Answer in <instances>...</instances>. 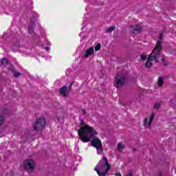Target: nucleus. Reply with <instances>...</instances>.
<instances>
[{
	"instance_id": "38",
	"label": "nucleus",
	"mask_w": 176,
	"mask_h": 176,
	"mask_svg": "<svg viewBox=\"0 0 176 176\" xmlns=\"http://www.w3.org/2000/svg\"><path fill=\"white\" fill-rule=\"evenodd\" d=\"M80 35H82V33H80Z\"/></svg>"
},
{
	"instance_id": "35",
	"label": "nucleus",
	"mask_w": 176,
	"mask_h": 176,
	"mask_svg": "<svg viewBox=\"0 0 176 176\" xmlns=\"http://www.w3.org/2000/svg\"><path fill=\"white\" fill-rule=\"evenodd\" d=\"M116 176H122V174H120V173H116Z\"/></svg>"
},
{
	"instance_id": "37",
	"label": "nucleus",
	"mask_w": 176,
	"mask_h": 176,
	"mask_svg": "<svg viewBox=\"0 0 176 176\" xmlns=\"http://www.w3.org/2000/svg\"><path fill=\"white\" fill-rule=\"evenodd\" d=\"M47 45H48V46H50L52 45V43H48Z\"/></svg>"
},
{
	"instance_id": "23",
	"label": "nucleus",
	"mask_w": 176,
	"mask_h": 176,
	"mask_svg": "<svg viewBox=\"0 0 176 176\" xmlns=\"http://www.w3.org/2000/svg\"><path fill=\"white\" fill-rule=\"evenodd\" d=\"M147 57L148 56H146V54H141L140 55L141 61H144V60H146Z\"/></svg>"
},
{
	"instance_id": "31",
	"label": "nucleus",
	"mask_w": 176,
	"mask_h": 176,
	"mask_svg": "<svg viewBox=\"0 0 176 176\" xmlns=\"http://www.w3.org/2000/svg\"><path fill=\"white\" fill-rule=\"evenodd\" d=\"M144 126H148V118H144Z\"/></svg>"
},
{
	"instance_id": "32",
	"label": "nucleus",
	"mask_w": 176,
	"mask_h": 176,
	"mask_svg": "<svg viewBox=\"0 0 176 176\" xmlns=\"http://www.w3.org/2000/svg\"><path fill=\"white\" fill-rule=\"evenodd\" d=\"M8 36H9V34H8V33H5V34L3 35V39H6V38H8Z\"/></svg>"
},
{
	"instance_id": "6",
	"label": "nucleus",
	"mask_w": 176,
	"mask_h": 176,
	"mask_svg": "<svg viewBox=\"0 0 176 176\" xmlns=\"http://www.w3.org/2000/svg\"><path fill=\"white\" fill-rule=\"evenodd\" d=\"M46 126V119L45 118H40L36 120L34 125V131L38 133V131H42L43 129Z\"/></svg>"
},
{
	"instance_id": "21",
	"label": "nucleus",
	"mask_w": 176,
	"mask_h": 176,
	"mask_svg": "<svg viewBox=\"0 0 176 176\" xmlns=\"http://www.w3.org/2000/svg\"><path fill=\"white\" fill-rule=\"evenodd\" d=\"M3 122H5V116L3 115L0 114V127L3 124Z\"/></svg>"
},
{
	"instance_id": "2",
	"label": "nucleus",
	"mask_w": 176,
	"mask_h": 176,
	"mask_svg": "<svg viewBox=\"0 0 176 176\" xmlns=\"http://www.w3.org/2000/svg\"><path fill=\"white\" fill-rule=\"evenodd\" d=\"M162 50H163V47H162V41L158 40L155 47L153 50L151 54L147 58L145 64L146 68H151V67H152L153 63L151 61H153V60L155 63H159V58H160V53H162Z\"/></svg>"
},
{
	"instance_id": "26",
	"label": "nucleus",
	"mask_w": 176,
	"mask_h": 176,
	"mask_svg": "<svg viewBox=\"0 0 176 176\" xmlns=\"http://www.w3.org/2000/svg\"><path fill=\"white\" fill-rule=\"evenodd\" d=\"M115 30V26H112V27H110L109 28L107 29L106 32H112L113 30Z\"/></svg>"
},
{
	"instance_id": "15",
	"label": "nucleus",
	"mask_w": 176,
	"mask_h": 176,
	"mask_svg": "<svg viewBox=\"0 0 176 176\" xmlns=\"http://www.w3.org/2000/svg\"><path fill=\"white\" fill-rule=\"evenodd\" d=\"M95 171H96L97 174L99 176H107V172L108 171V170H106L105 173H101V170H100V168L96 166V168H94Z\"/></svg>"
},
{
	"instance_id": "5",
	"label": "nucleus",
	"mask_w": 176,
	"mask_h": 176,
	"mask_svg": "<svg viewBox=\"0 0 176 176\" xmlns=\"http://www.w3.org/2000/svg\"><path fill=\"white\" fill-rule=\"evenodd\" d=\"M130 80V78L127 75H124L120 76V75L118 74L117 78H116V87H122L123 85H127L129 81Z\"/></svg>"
},
{
	"instance_id": "13",
	"label": "nucleus",
	"mask_w": 176,
	"mask_h": 176,
	"mask_svg": "<svg viewBox=\"0 0 176 176\" xmlns=\"http://www.w3.org/2000/svg\"><path fill=\"white\" fill-rule=\"evenodd\" d=\"M158 34H159V36H158L159 41H163V37L164 36V34H166V29L160 30Z\"/></svg>"
},
{
	"instance_id": "33",
	"label": "nucleus",
	"mask_w": 176,
	"mask_h": 176,
	"mask_svg": "<svg viewBox=\"0 0 176 176\" xmlns=\"http://www.w3.org/2000/svg\"><path fill=\"white\" fill-rule=\"evenodd\" d=\"M82 114H80V115H83L85 116V115H86L87 113L86 112V110L85 109H82Z\"/></svg>"
},
{
	"instance_id": "30",
	"label": "nucleus",
	"mask_w": 176,
	"mask_h": 176,
	"mask_svg": "<svg viewBox=\"0 0 176 176\" xmlns=\"http://www.w3.org/2000/svg\"><path fill=\"white\" fill-rule=\"evenodd\" d=\"M162 64H164V67H167V65H168V64L167 63V62H166L164 58H162Z\"/></svg>"
},
{
	"instance_id": "25",
	"label": "nucleus",
	"mask_w": 176,
	"mask_h": 176,
	"mask_svg": "<svg viewBox=\"0 0 176 176\" xmlns=\"http://www.w3.org/2000/svg\"><path fill=\"white\" fill-rule=\"evenodd\" d=\"M117 148H118V151H120V149H123L124 148V146L122 143H118Z\"/></svg>"
},
{
	"instance_id": "1",
	"label": "nucleus",
	"mask_w": 176,
	"mask_h": 176,
	"mask_svg": "<svg viewBox=\"0 0 176 176\" xmlns=\"http://www.w3.org/2000/svg\"><path fill=\"white\" fill-rule=\"evenodd\" d=\"M82 130L78 131V135L82 142H89L91 141V146L97 148V146H102L101 140L96 136L97 131L93 127L86 124L82 126Z\"/></svg>"
},
{
	"instance_id": "9",
	"label": "nucleus",
	"mask_w": 176,
	"mask_h": 176,
	"mask_svg": "<svg viewBox=\"0 0 176 176\" xmlns=\"http://www.w3.org/2000/svg\"><path fill=\"white\" fill-rule=\"evenodd\" d=\"M59 93L63 97H68V96L67 94V93H69L68 91V87L67 86H63V87H60V89H59Z\"/></svg>"
},
{
	"instance_id": "10",
	"label": "nucleus",
	"mask_w": 176,
	"mask_h": 176,
	"mask_svg": "<svg viewBox=\"0 0 176 176\" xmlns=\"http://www.w3.org/2000/svg\"><path fill=\"white\" fill-rule=\"evenodd\" d=\"M94 54V48L93 47H89L85 51V54L83 55L84 58H89V56H92Z\"/></svg>"
},
{
	"instance_id": "36",
	"label": "nucleus",
	"mask_w": 176,
	"mask_h": 176,
	"mask_svg": "<svg viewBox=\"0 0 176 176\" xmlns=\"http://www.w3.org/2000/svg\"><path fill=\"white\" fill-rule=\"evenodd\" d=\"M137 151V148H133V152H136Z\"/></svg>"
},
{
	"instance_id": "18",
	"label": "nucleus",
	"mask_w": 176,
	"mask_h": 176,
	"mask_svg": "<svg viewBox=\"0 0 176 176\" xmlns=\"http://www.w3.org/2000/svg\"><path fill=\"white\" fill-rule=\"evenodd\" d=\"M85 116L84 115L79 116V120L80 126H85Z\"/></svg>"
},
{
	"instance_id": "3",
	"label": "nucleus",
	"mask_w": 176,
	"mask_h": 176,
	"mask_svg": "<svg viewBox=\"0 0 176 176\" xmlns=\"http://www.w3.org/2000/svg\"><path fill=\"white\" fill-rule=\"evenodd\" d=\"M29 36L32 41L33 45L36 46H42V43L41 42V38L38 34L34 32V23H31L28 27Z\"/></svg>"
},
{
	"instance_id": "29",
	"label": "nucleus",
	"mask_w": 176,
	"mask_h": 176,
	"mask_svg": "<svg viewBox=\"0 0 176 176\" xmlns=\"http://www.w3.org/2000/svg\"><path fill=\"white\" fill-rule=\"evenodd\" d=\"M8 70L9 71H11L12 72H14L15 71H14V67H13L12 65H11V66H10L9 67H8Z\"/></svg>"
},
{
	"instance_id": "8",
	"label": "nucleus",
	"mask_w": 176,
	"mask_h": 176,
	"mask_svg": "<svg viewBox=\"0 0 176 176\" xmlns=\"http://www.w3.org/2000/svg\"><path fill=\"white\" fill-rule=\"evenodd\" d=\"M141 31H142V27H141V25L138 24L131 25V32H132V34L137 35L140 34Z\"/></svg>"
},
{
	"instance_id": "22",
	"label": "nucleus",
	"mask_w": 176,
	"mask_h": 176,
	"mask_svg": "<svg viewBox=\"0 0 176 176\" xmlns=\"http://www.w3.org/2000/svg\"><path fill=\"white\" fill-rule=\"evenodd\" d=\"M21 75V73L19 72H14L13 73V76L14 78H20V76Z\"/></svg>"
},
{
	"instance_id": "11",
	"label": "nucleus",
	"mask_w": 176,
	"mask_h": 176,
	"mask_svg": "<svg viewBox=\"0 0 176 176\" xmlns=\"http://www.w3.org/2000/svg\"><path fill=\"white\" fill-rule=\"evenodd\" d=\"M21 47V45H20V41L19 40H16L14 45L12 46V52H17L19 49Z\"/></svg>"
},
{
	"instance_id": "16",
	"label": "nucleus",
	"mask_w": 176,
	"mask_h": 176,
	"mask_svg": "<svg viewBox=\"0 0 176 176\" xmlns=\"http://www.w3.org/2000/svg\"><path fill=\"white\" fill-rule=\"evenodd\" d=\"M157 85L159 87H162L164 85V78L163 77L158 78Z\"/></svg>"
},
{
	"instance_id": "27",
	"label": "nucleus",
	"mask_w": 176,
	"mask_h": 176,
	"mask_svg": "<svg viewBox=\"0 0 176 176\" xmlns=\"http://www.w3.org/2000/svg\"><path fill=\"white\" fill-rule=\"evenodd\" d=\"M160 103L155 102L154 104V109H159V108H160Z\"/></svg>"
},
{
	"instance_id": "20",
	"label": "nucleus",
	"mask_w": 176,
	"mask_h": 176,
	"mask_svg": "<svg viewBox=\"0 0 176 176\" xmlns=\"http://www.w3.org/2000/svg\"><path fill=\"white\" fill-rule=\"evenodd\" d=\"M153 176H165V175L164 174H163V171H162V170H158L154 173Z\"/></svg>"
},
{
	"instance_id": "28",
	"label": "nucleus",
	"mask_w": 176,
	"mask_h": 176,
	"mask_svg": "<svg viewBox=\"0 0 176 176\" xmlns=\"http://www.w3.org/2000/svg\"><path fill=\"white\" fill-rule=\"evenodd\" d=\"M74 82H72L70 83V85H69V87H67V90H68V92L69 93V91H71L72 89V85H74Z\"/></svg>"
},
{
	"instance_id": "12",
	"label": "nucleus",
	"mask_w": 176,
	"mask_h": 176,
	"mask_svg": "<svg viewBox=\"0 0 176 176\" xmlns=\"http://www.w3.org/2000/svg\"><path fill=\"white\" fill-rule=\"evenodd\" d=\"M0 68L1 67H6L9 64V59L6 58H3L0 61Z\"/></svg>"
},
{
	"instance_id": "19",
	"label": "nucleus",
	"mask_w": 176,
	"mask_h": 176,
	"mask_svg": "<svg viewBox=\"0 0 176 176\" xmlns=\"http://www.w3.org/2000/svg\"><path fill=\"white\" fill-rule=\"evenodd\" d=\"M97 151L98 155H102L104 153V150L102 149V146H99L97 147H95Z\"/></svg>"
},
{
	"instance_id": "7",
	"label": "nucleus",
	"mask_w": 176,
	"mask_h": 176,
	"mask_svg": "<svg viewBox=\"0 0 176 176\" xmlns=\"http://www.w3.org/2000/svg\"><path fill=\"white\" fill-rule=\"evenodd\" d=\"M25 171H33L35 170V162L33 160H26L23 164Z\"/></svg>"
},
{
	"instance_id": "14",
	"label": "nucleus",
	"mask_w": 176,
	"mask_h": 176,
	"mask_svg": "<svg viewBox=\"0 0 176 176\" xmlns=\"http://www.w3.org/2000/svg\"><path fill=\"white\" fill-rule=\"evenodd\" d=\"M153 119H155V114L152 113L150 116L149 121L148 123V128L151 129V126H152V122H153Z\"/></svg>"
},
{
	"instance_id": "4",
	"label": "nucleus",
	"mask_w": 176,
	"mask_h": 176,
	"mask_svg": "<svg viewBox=\"0 0 176 176\" xmlns=\"http://www.w3.org/2000/svg\"><path fill=\"white\" fill-rule=\"evenodd\" d=\"M97 167L100 170L101 173H107V174H108L109 170H111V165L108 162V159L105 157V155H104L102 159L98 163Z\"/></svg>"
},
{
	"instance_id": "17",
	"label": "nucleus",
	"mask_w": 176,
	"mask_h": 176,
	"mask_svg": "<svg viewBox=\"0 0 176 176\" xmlns=\"http://www.w3.org/2000/svg\"><path fill=\"white\" fill-rule=\"evenodd\" d=\"M4 115H7L8 116H12V114L13 113L12 112V110L9 109H4L3 111Z\"/></svg>"
},
{
	"instance_id": "24",
	"label": "nucleus",
	"mask_w": 176,
	"mask_h": 176,
	"mask_svg": "<svg viewBox=\"0 0 176 176\" xmlns=\"http://www.w3.org/2000/svg\"><path fill=\"white\" fill-rule=\"evenodd\" d=\"M101 50V43H98L96 46L95 47V50L96 52H98V50Z\"/></svg>"
},
{
	"instance_id": "34",
	"label": "nucleus",
	"mask_w": 176,
	"mask_h": 176,
	"mask_svg": "<svg viewBox=\"0 0 176 176\" xmlns=\"http://www.w3.org/2000/svg\"><path fill=\"white\" fill-rule=\"evenodd\" d=\"M45 50H47V51L50 50V47L47 46L45 47Z\"/></svg>"
}]
</instances>
